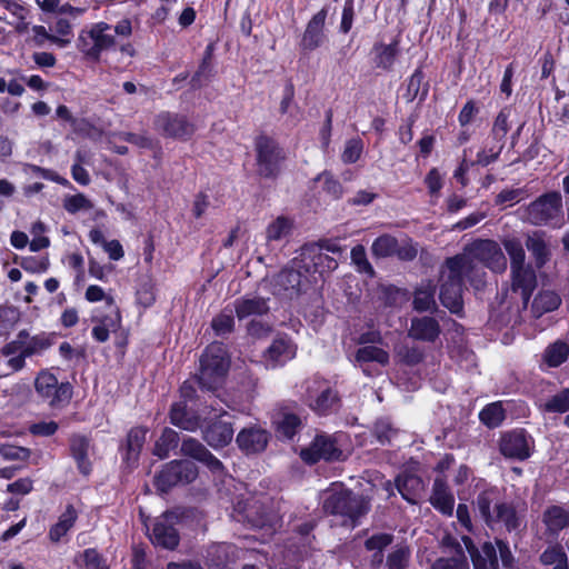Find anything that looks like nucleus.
<instances>
[{"label": "nucleus", "mask_w": 569, "mask_h": 569, "mask_svg": "<svg viewBox=\"0 0 569 569\" xmlns=\"http://www.w3.org/2000/svg\"><path fill=\"white\" fill-rule=\"evenodd\" d=\"M180 452L183 456L203 463L213 473H221L224 469L222 462L198 439L191 437L183 438L181 441Z\"/></svg>", "instance_id": "nucleus-20"}, {"label": "nucleus", "mask_w": 569, "mask_h": 569, "mask_svg": "<svg viewBox=\"0 0 569 569\" xmlns=\"http://www.w3.org/2000/svg\"><path fill=\"white\" fill-rule=\"evenodd\" d=\"M398 250V240L390 234H381L371 244V253L376 258L391 257Z\"/></svg>", "instance_id": "nucleus-44"}, {"label": "nucleus", "mask_w": 569, "mask_h": 569, "mask_svg": "<svg viewBox=\"0 0 569 569\" xmlns=\"http://www.w3.org/2000/svg\"><path fill=\"white\" fill-rule=\"evenodd\" d=\"M63 208L69 213H76L80 210H90L93 204L83 193H77L63 199Z\"/></svg>", "instance_id": "nucleus-56"}, {"label": "nucleus", "mask_w": 569, "mask_h": 569, "mask_svg": "<svg viewBox=\"0 0 569 569\" xmlns=\"http://www.w3.org/2000/svg\"><path fill=\"white\" fill-rule=\"evenodd\" d=\"M170 421L172 425L187 430L194 431L199 428V418L187 411L184 402L173 403L170 410Z\"/></svg>", "instance_id": "nucleus-34"}, {"label": "nucleus", "mask_w": 569, "mask_h": 569, "mask_svg": "<svg viewBox=\"0 0 569 569\" xmlns=\"http://www.w3.org/2000/svg\"><path fill=\"white\" fill-rule=\"evenodd\" d=\"M515 117L516 111L510 107L500 110L493 121L487 144L478 152L477 160L471 162V166L487 167L498 159L505 147L507 133L515 122Z\"/></svg>", "instance_id": "nucleus-4"}, {"label": "nucleus", "mask_w": 569, "mask_h": 569, "mask_svg": "<svg viewBox=\"0 0 569 569\" xmlns=\"http://www.w3.org/2000/svg\"><path fill=\"white\" fill-rule=\"evenodd\" d=\"M398 433L399 429L395 428L388 418H379L373 423L372 435L382 446L391 445Z\"/></svg>", "instance_id": "nucleus-43"}, {"label": "nucleus", "mask_w": 569, "mask_h": 569, "mask_svg": "<svg viewBox=\"0 0 569 569\" xmlns=\"http://www.w3.org/2000/svg\"><path fill=\"white\" fill-rule=\"evenodd\" d=\"M562 214V198L559 192L545 193L526 208V220L533 226H546L558 221Z\"/></svg>", "instance_id": "nucleus-8"}, {"label": "nucleus", "mask_w": 569, "mask_h": 569, "mask_svg": "<svg viewBox=\"0 0 569 569\" xmlns=\"http://www.w3.org/2000/svg\"><path fill=\"white\" fill-rule=\"evenodd\" d=\"M230 366L226 347L221 342L209 345L200 358L197 375L199 386L208 391L216 390L224 380Z\"/></svg>", "instance_id": "nucleus-2"}, {"label": "nucleus", "mask_w": 569, "mask_h": 569, "mask_svg": "<svg viewBox=\"0 0 569 569\" xmlns=\"http://www.w3.org/2000/svg\"><path fill=\"white\" fill-rule=\"evenodd\" d=\"M399 54V41L392 40L390 43L377 41L371 51V61L375 68L390 71Z\"/></svg>", "instance_id": "nucleus-26"}, {"label": "nucleus", "mask_w": 569, "mask_h": 569, "mask_svg": "<svg viewBox=\"0 0 569 569\" xmlns=\"http://www.w3.org/2000/svg\"><path fill=\"white\" fill-rule=\"evenodd\" d=\"M0 455L6 460H27L31 452L28 448L6 445L0 448Z\"/></svg>", "instance_id": "nucleus-63"}, {"label": "nucleus", "mask_w": 569, "mask_h": 569, "mask_svg": "<svg viewBox=\"0 0 569 569\" xmlns=\"http://www.w3.org/2000/svg\"><path fill=\"white\" fill-rule=\"evenodd\" d=\"M234 309H223L219 315H217L211 321V328L218 337H227L234 329V318H233Z\"/></svg>", "instance_id": "nucleus-45"}, {"label": "nucleus", "mask_w": 569, "mask_h": 569, "mask_svg": "<svg viewBox=\"0 0 569 569\" xmlns=\"http://www.w3.org/2000/svg\"><path fill=\"white\" fill-rule=\"evenodd\" d=\"M303 277L293 263L283 268L271 280L273 295L289 299L297 297L301 291Z\"/></svg>", "instance_id": "nucleus-15"}, {"label": "nucleus", "mask_w": 569, "mask_h": 569, "mask_svg": "<svg viewBox=\"0 0 569 569\" xmlns=\"http://www.w3.org/2000/svg\"><path fill=\"white\" fill-rule=\"evenodd\" d=\"M481 422L489 428L498 427L505 419V410L501 402H493L486 406L479 413Z\"/></svg>", "instance_id": "nucleus-49"}, {"label": "nucleus", "mask_w": 569, "mask_h": 569, "mask_svg": "<svg viewBox=\"0 0 569 569\" xmlns=\"http://www.w3.org/2000/svg\"><path fill=\"white\" fill-rule=\"evenodd\" d=\"M233 309L239 320L252 317L263 316L270 310L268 299L258 296H247L237 299L233 302Z\"/></svg>", "instance_id": "nucleus-28"}, {"label": "nucleus", "mask_w": 569, "mask_h": 569, "mask_svg": "<svg viewBox=\"0 0 569 569\" xmlns=\"http://www.w3.org/2000/svg\"><path fill=\"white\" fill-rule=\"evenodd\" d=\"M526 248L531 253L537 269L543 268L551 259L550 238L545 231L536 230L528 233L525 240Z\"/></svg>", "instance_id": "nucleus-25"}, {"label": "nucleus", "mask_w": 569, "mask_h": 569, "mask_svg": "<svg viewBox=\"0 0 569 569\" xmlns=\"http://www.w3.org/2000/svg\"><path fill=\"white\" fill-rule=\"evenodd\" d=\"M147 429L132 428L127 436V460L136 461L146 441Z\"/></svg>", "instance_id": "nucleus-46"}, {"label": "nucleus", "mask_w": 569, "mask_h": 569, "mask_svg": "<svg viewBox=\"0 0 569 569\" xmlns=\"http://www.w3.org/2000/svg\"><path fill=\"white\" fill-rule=\"evenodd\" d=\"M430 502L443 515L451 516L453 512L455 498L449 491L446 482L440 478H437L433 482Z\"/></svg>", "instance_id": "nucleus-32"}, {"label": "nucleus", "mask_w": 569, "mask_h": 569, "mask_svg": "<svg viewBox=\"0 0 569 569\" xmlns=\"http://www.w3.org/2000/svg\"><path fill=\"white\" fill-rule=\"evenodd\" d=\"M431 569H470L466 558L451 557L440 558L435 561Z\"/></svg>", "instance_id": "nucleus-64"}, {"label": "nucleus", "mask_w": 569, "mask_h": 569, "mask_svg": "<svg viewBox=\"0 0 569 569\" xmlns=\"http://www.w3.org/2000/svg\"><path fill=\"white\" fill-rule=\"evenodd\" d=\"M545 410L548 412L563 413L569 411V388L553 395L546 403Z\"/></svg>", "instance_id": "nucleus-55"}, {"label": "nucleus", "mask_w": 569, "mask_h": 569, "mask_svg": "<svg viewBox=\"0 0 569 569\" xmlns=\"http://www.w3.org/2000/svg\"><path fill=\"white\" fill-rule=\"evenodd\" d=\"M79 559L83 562L84 569H108L104 560L96 549H86Z\"/></svg>", "instance_id": "nucleus-60"}, {"label": "nucleus", "mask_w": 569, "mask_h": 569, "mask_svg": "<svg viewBox=\"0 0 569 569\" xmlns=\"http://www.w3.org/2000/svg\"><path fill=\"white\" fill-rule=\"evenodd\" d=\"M441 332L440 325L432 317H421L411 319L408 335L410 338L420 341L433 342Z\"/></svg>", "instance_id": "nucleus-27"}, {"label": "nucleus", "mask_w": 569, "mask_h": 569, "mask_svg": "<svg viewBox=\"0 0 569 569\" xmlns=\"http://www.w3.org/2000/svg\"><path fill=\"white\" fill-rule=\"evenodd\" d=\"M511 269V290L519 292L522 300V309H527L530 297L537 287V276L533 268L528 264L517 266Z\"/></svg>", "instance_id": "nucleus-17"}, {"label": "nucleus", "mask_w": 569, "mask_h": 569, "mask_svg": "<svg viewBox=\"0 0 569 569\" xmlns=\"http://www.w3.org/2000/svg\"><path fill=\"white\" fill-rule=\"evenodd\" d=\"M398 355L409 366L418 365L423 360V352L419 347L402 346L399 348Z\"/></svg>", "instance_id": "nucleus-62"}, {"label": "nucleus", "mask_w": 569, "mask_h": 569, "mask_svg": "<svg viewBox=\"0 0 569 569\" xmlns=\"http://www.w3.org/2000/svg\"><path fill=\"white\" fill-rule=\"evenodd\" d=\"M569 357V342L557 340L550 343L542 353V361L550 368H557Z\"/></svg>", "instance_id": "nucleus-37"}, {"label": "nucleus", "mask_w": 569, "mask_h": 569, "mask_svg": "<svg viewBox=\"0 0 569 569\" xmlns=\"http://www.w3.org/2000/svg\"><path fill=\"white\" fill-rule=\"evenodd\" d=\"M466 550L470 555L473 569H511L513 566V556L509 546L502 540L492 542H483L480 548L476 547L472 539L468 536L462 537Z\"/></svg>", "instance_id": "nucleus-3"}, {"label": "nucleus", "mask_w": 569, "mask_h": 569, "mask_svg": "<svg viewBox=\"0 0 569 569\" xmlns=\"http://www.w3.org/2000/svg\"><path fill=\"white\" fill-rule=\"evenodd\" d=\"M527 506L521 501H505L499 512L495 516V527L502 525L507 531H519L526 527Z\"/></svg>", "instance_id": "nucleus-21"}, {"label": "nucleus", "mask_w": 569, "mask_h": 569, "mask_svg": "<svg viewBox=\"0 0 569 569\" xmlns=\"http://www.w3.org/2000/svg\"><path fill=\"white\" fill-rule=\"evenodd\" d=\"M293 230V220L283 216L277 217L266 229L268 243L288 239Z\"/></svg>", "instance_id": "nucleus-35"}, {"label": "nucleus", "mask_w": 569, "mask_h": 569, "mask_svg": "<svg viewBox=\"0 0 569 569\" xmlns=\"http://www.w3.org/2000/svg\"><path fill=\"white\" fill-rule=\"evenodd\" d=\"M532 447V439L523 430L505 432L499 441L501 455L515 460H526L529 458Z\"/></svg>", "instance_id": "nucleus-13"}, {"label": "nucleus", "mask_w": 569, "mask_h": 569, "mask_svg": "<svg viewBox=\"0 0 569 569\" xmlns=\"http://www.w3.org/2000/svg\"><path fill=\"white\" fill-rule=\"evenodd\" d=\"M274 423L277 431L287 439H292L302 426L301 418L289 411L279 412Z\"/></svg>", "instance_id": "nucleus-39"}, {"label": "nucleus", "mask_w": 569, "mask_h": 569, "mask_svg": "<svg viewBox=\"0 0 569 569\" xmlns=\"http://www.w3.org/2000/svg\"><path fill=\"white\" fill-rule=\"evenodd\" d=\"M473 503L485 523L495 528V516L499 512L500 506L505 503L500 491L495 487L486 489L477 496Z\"/></svg>", "instance_id": "nucleus-23"}, {"label": "nucleus", "mask_w": 569, "mask_h": 569, "mask_svg": "<svg viewBox=\"0 0 569 569\" xmlns=\"http://www.w3.org/2000/svg\"><path fill=\"white\" fill-rule=\"evenodd\" d=\"M37 393L48 400L51 407L67 403L72 397V387L69 382L59 383L57 377L48 370L38 373L34 380Z\"/></svg>", "instance_id": "nucleus-10"}, {"label": "nucleus", "mask_w": 569, "mask_h": 569, "mask_svg": "<svg viewBox=\"0 0 569 569\" xmlns=\"http://www.w3.org/2000/svg\"><path fill=\"white\" fill-rule=\"evenodd\" d=\"M111 26L106 22H99L90 29V37L93 39L98 57L102 51L110 49L114 44V38L110 33Z\"/></svg>", "instance_id": "nucleus-40"}, {"label": "nucleus", "mask_w": 569, "mask_h": 569, "mask_svg": "<svg viewBox=\"0 0 569 569\" xmlns=\"http://www.w3.org/2000/svg\"><path fill=\"white\" fill-rule=\"evenodd\" d=\"M542 522L546 526V533L556 537L569 527V512L560 506H550L542 513Z\"/></svg>", "instance_id": "nucleus-29"}, {"label": "nucleus", "mask_w": 569, "mask_h": 569, "mask_svg": "<svg viewBox=\"0 0 569 569\" xmlns=\"http://www.w3.org/2000/svg\"><path fill=\"white\" fill-rule=\"evenodd\" d=\"M179 435L170 428H164L161 436L154 443L153 455L160 459L169 456V452L179 445Z\"/></svg>", "instance_id": "nucleus-42"}, {"label": "nucleus", "mask_w": 569, "mask_h": 569, "mask_svg": "<svg viewBox=\"0 0 569 569\" xmlns=\"http://www.w3.org/2000/svg\"><path fill=\"white\" fill-rule=\"evenodd\" d=\"M351 260L357 267L359 272L366 273L369 277L375 276V270L371 263L367 259L366 249L362 244H357L351 249Z\"/></svg>", "instance_id": "nucleus-54"}, {"label": "nucleus", "mask_w": 569, "mask_h": 569, "mask_svg": "<svg viewBox=\"0 0 569 569\" xmlns=\"http://www.w3.org/2000/svg\"><path fill=\"white\" fill-rule=\"evenodd\" d=\"M456 261L445 260L440 270V293L439 299L443 307L450 312L460 315L463 309L462 292L463 281L458 276Z\"/></svg>", "instance_id": "nucleus-6"}, {"label": "nucleus", "mask_w": 569, "mask_h": 569, "mask_svg": "<svg viewBox=\"0 0 569 569\" xmlns=\"http://www.w3.org/2000/svg\"><path fill=\"white\" fill-rule=\"evenodd\" d=\"M318 181L322 183V190L335 199H338L342 194L341 183L328 172L319 174Z\"/></svg>", "instance_id": "nucleus-59"}, {"label": "nucleus", "mask_w": 569, "mask_h": 569, "mask_svg": "<svg viewBox=\"0 0 569 569\" xmlns=\"http://www.w3.org/2000/svg\"><path fill=\"white\" fill-rule=\"evenodd\" d=\"M318 252V243H307L301 247L299 257L293 259L292 263L298 270L306 274L316 273L315 257Z\"/></svg>", "instance_id": "nucleus-41"}, {"label": "nucleus", "mask_w": 569, "mask_h": 569, "mask_svg": "<svg viewBox=\"0 0 569 569\" xmlns=\"http://www.w3.org/2000/svg\"><path fill=\"white\" fill-rule=\"evenodd\" d=\"M322 508L327 513L341 517L345 525L356 526L358 519L369 511L370 505L363 496L351 490L331 489L323 498Z\"/></svg>", "instance_id": "nucleus-1"}, {"label": "nucleus", "mask_w": 569, "mask_h": 569, "mask_svg": "<svg viewBox=\"0 0 569 569\" xmlns=\"http://www.w3.org/2000/svg\"><path fill=\"white\" fill-rule=\"evenodd\" d=\"M316 261V273L322 274L327 271H332L338 267V262L332 257L322 252V247L318 244V252L315 257Z\"/></svg>", "instance_id": "nucleus-61"}, {"label": "nucleus", "mask_w": 569, "mask_h": 569, "mask_svg": "<svg viewBox=\"0 0 569 569\" xmlns=\"http://www.w3.org/2000/svg\"><path fill=\"white\" fill-rule=\"evenodd\" d=\"M154 129L167 138L184 140L194 132V126L178 113L161 112L154 119Z\"/></svg>", "instance_id": "nucleus-12"}, {"label": "nucleus", "mask_w": 569, "mask_h": 569, "mask_svg": "<svg viewBox=\"0 0 569 569\" xmlns=\"http://www.w3.org/2000/svg\"><path fill=\"white\" fill-rule=\"evenodd\" d=\"M232 417L222 412L217 419L210 421L202 430L204 441L213 449L229 445L233 438Z\"/></svg>", "instance_id": "nucleus-14"}, {"label": "nucleus", "mask_w": 569, "mask_h": 569, "mask_svg": "<svg viewBox=\"0 0 569 569\" xmlns=\"http://www.w3.org/2000/svg\"><path fill=\"white\" fill-rule=\"evenodd\" d=\"M52 346V340L46 333L33 336L26 343L23 349L21 350L24 356L32 357L34 355H39L42 351L47 350Z\"/></svg>", "instance_id": "nucleus-52"}, {"label": "nucleus", "mask_w": 569, "mask_h": 569, "mask_svg": "<svg viewBox=\"0 0 569 569\" xmlns=\"http://www.w3.org/2000/svg\"><path fill=\"white\" fill-rule=\"evenodd\" d=\"M396 487L403 499L410 503H416L417 498L423 490V481L416 475L402 473L397 477Z\"/></svg>", "instance_id": "nucleus-33"}, {"label": "nucleus", "mask_w": 569, "mask_h": 569, "mask_svg": "<svg viewBox=\"0 0 569 569\" xmlns=\"http://www.w3.org/2000/svg\"><path fill=\"white\" fill-rule=\"evenodd\" d=\"M90 440L82 435H72L70 437V451L74 458L78 469L84 476L91 472V463L88 459Z\"/></svg>", "instance_id": "nucleus-31"}, {"label": "nucleus", "mask_w": 569, "mask_h": 569, "mask_svg": "<svg viewBox=\"0 0 569 569\" xmlns=\"http://www.w3.org/2000/svg\"><path fill=\"white\" fill-rule=\"evenodd\" d=\"M296 345L286 335H278L263 352V361L267 368H276L295 358Z\"/></svg>", "instance_id": "nucleus-16"}, {"label": "nucleus", "mask_w": 569, "mask_h": 569, "mask_svg": "<svg viewBox=\"0 0 569 569\" xmlns=\"http://www.w3.org/2000/svg\"><path fill=\"white\" fill-rule=\"evenodd\" d=\"M270 435L258 426H250L241 429L237 435L236 442L239 449L246 455L262 452L269 442Z\"/></svg>", "instance_id": "nucleus-22"}, {"label": "nucleus", "mask_w": 569, "mask_h": 569, "mask_svg": "<svg viewBox=\"0 0 569 569\" xmlns=\"http://www.w3.org/2000/svg\"><path fill=\"white\" fill-rule=\"evenodd\" d=\"M257 172L262 178H276L280 171L286 153L279 143L264 134L254 141Z\"/></svg>", "instance_id": "nucleus-5"}, {"label": "nucleus", "mask_w": 569, "mask_h": 569, "mask_svg": "<svg viewBox=\"0 0 569 569\" xmlns=\"http://www.w3.org/2000/svg\"><path fill=\"white\" fill-rule=\"evenodd\" d=\"M180 516L176 511H167L156 519L152 533L150 536L154 546L173 550L179 545V533L176 529Z\"/></svg>", "instance_id": "nucleus-11"}, {"label": "nucleus", "mask_w": 569, "mask_h": 569, "mask_svg": "<svg viewBox=\"0 0 569 569\" xmlns=\"http://www.w3.org/2000/svg\"><path fill=\"white\" fill-rule=\"evenodd\" d=\"M475 261L482 263L492 272L502 273L507 269V258L499 243L491 239H479L463 249Z\"/></svg>", "instance_id": "nucleus-9"}, {"label": "nucleus", "mask_w": 569, "mask_h": 569, "mask_svg": "<svg viewBox=\"0 0 569 569\" xmlns=\"http://www.w3.org/2000/svg\"><path fill=\"white\" fill-rule=\"evenodd\" d=\"M502 244L510 258V268L526 263V252L519 239L505 238L502 240Z\"/></svg>", "instance_id": "nucleus-48"}, {"label": "nucleus", "mask_w": 569, "mask_h": 569, "mask_svg": "<svg viewBox=\"0 0 569 569\" xmlns=\"http://www.w3.org/2000/svg\"><path fill=\"white\" fill-rule=\"evenodd\" d=\"M78 513L72 505H68L66 510L59 517L56 525L50 528L49 538L52 542H59L62 537L74 526Z\"/></svg>", "instance_id": "nucleus-36"}, {"label": "nucleus", "mask_w": 569, "mask_h": 569, "mask_svg": "<svg viewBox=\"0 0 569 569\" xmlns=\"http://www.w3.org/2000/svg\"><path fill=\"white\" fill-rule=\"evenodd\" d=\"M342 451L337 447L336 441L325 435L317 436L312 443L301 451V458L308 463H315L320 459L338 460Z\"/></svg>", "instance_id": "nucleus-19"}, {"label": "nucleus", "mask_w": 569, "mask_h": 569, "mask_svg": "<svg viewBox=\"0 0 569 569\" xmlns=\"http://www.w3.org/2000/svg\"><path fill=\"white\" fill-rule=\"evenodd\" d=\"M246 518L254 527H263L270 521V512L258 501L252 502L246 509Z\"/></svg>", "instance_id": "nucleus-53"}, {"label": "nucleus", "mask_w": 569, "mask_h": 569, "mask_svg": "<svg viewBox=\"0 0 569 569\" xmlns=\"http://www.w3.org/2000/svg\"><path fill=\"white\" fill-rule=\"evenodd\" d=\"M198 477L197 466L188 460H173L163 466L154 478V485L161 492H168L176 486L191 483Z\"/></svg>", "instance_id": "nucleus-7"}, {"label": "nucleus", "mask_w": 569, "mask_h": 569, "mask_svg": "<svg viewBox=\"0 0 569 569\" xmlns=\"http://www.w3.org/2000/svg\"><path fill=\"white\" fill-rule=\"evenodd\" d=\"M543 565H555L553 569H568L567 555L560 546L547 548L540 556Z\"/></svg>", "instance_id": "nucleus-50"}, {"label": "nucleus", "mask_w": 569, "mask_h": 569, "mask_svg": "<svg viewBox=\"0 0 569 569\" xmlns=\"http://www.w3.org/2000/svg\"><path fill=\"white\" fill-rule=\"evenodd\" d=\"M363 143L360 139H350L346 142L341 160L345 163H355L361 156Z\"/></svg>", "instance_id": "nucleus-58"}, {"label": "nucleus", "mask_w": 569, "mask_h": 569, "mask_svg": "<svg viewBox=\"0 0 569 569\" xmlns=\"http://www.w3.org/2000/svg\"><path fill=\"white\" fill-rule=\"evenodd\" d=\"M338 400L337 392L331 388L326 387L315 398L313 402L310 403L311 408L323 415L326 413Z\"/></svg>", "instance_id": "nucleus-51"}, {"label": "nucleus", "mask_w": 569, "mask_h": 569, "mask_svg": "<svg viewBox=\"0 0 569 569\" xmlns=\"http://www.w3.org/2000/svg\"><path fill=\"white\" fill-rule=\"evenodd\" d=\"M561 305V297L555 290H540L531 303V313L535 318H540L545 313L557 310Z\"/></svg>", "instance_id": "nucleus-30"}, {"label": "nucleus", "mask_w": 569, "mask_h": 569, "mask_svg": "<svg viewBox=\"0 0 569 569\" xmlns=\"http://www.w3.org/2000/svg\"><path fill=\"white\" fill-rule=\"evenodd\" d=\"M328 10L322 8L307 23L300 41V49L303 52L313 51L326 42L327 36L325 33V22Z\"/></svg>", "instance_id": "nucleus-18"}, {"label": "nucleus", "mask_w": 569, "mask_h": 569, "mask_svg": "<svg viewBox=\"0 0 569 569\" xmlns=\"http://www.w3.org/2000/svg\"><path fill=\"white\" fill-rule=\"evenodd\" d=\"M410 557L408 547H398L387 557V566L389 569H406Z\"/></svg>", "instance_id": "nucleus-57"}, {"label": "nucleus", "mask_w": 569, "mask_h": 569, "mask_svg": "<svg viewBox=\"0 0 569 569\" xmlns=\"http://www.w3.org/2000/svg\"><path fill=\"white\" fill-rule=\"evenodd\" d=\"M447 261H456L458 264V276L463 281V279H468L470 284L476 290H481L486 286V271L482 267L478 266L476 261L468 256V253H459L453 257L447 258Z\"/></svg>", "instance_id": "nucleus-24"}, {"label": "nucleus", "mask_w": 569, "mask_h": 569, "mask_svg": "<svg viewBox=\"0 0 569 569\" xmlns=\"http://www.w3.org/2000/svg\"><path fill=\"white\" fill-rule=\"evenodd\" d=\"M356 361L359 363L375 361L381 366L389 363V353L376 346H365L357 350Z\"/></svg>", "instance_id": "nucleus-47"}, {"label": "nucleus", "mask_w": 569, "mask_h": 569, "mask_svg": "<svg viewBox=\"0 0 569 569\" xmlns=\"http://www.w3.org/2000/svg\"><path fill=\"white\" fill-rule=\"evenodd\" d=\"M436 286L431 282L422 284L415 291L413 308L419 312L433 311L437 309L435 299Z\"/></svg>", "instance_id": "nucleus-38"}]
</instances>
